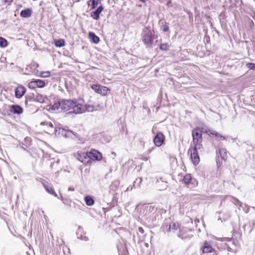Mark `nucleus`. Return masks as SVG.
Wrapping results in <instances>:
<instances>
[{"label":"nucleus","instance_id":"obj_47","mask_svg":"<svg viewBox=\"0 0 255 255\" xmlns=\"http://www.w3.org/2000/svg\"><path fill=\"white\" fill-rule=\"evenodd\" d=\"M5 0V1H11L12 0Z\"/></svg>","mask_w":255,"mask_h":255},{"label":"nucleus","instance_id":"obj_36","mask_svg":"<svg viewBox=\"0 0 255 255\" xmlns=\"http://www.w3.org/2000/svg\"><path fill=\"white\" fill-rule=\"evenodd\" d=\"M250 27H252V26H254V22L252 20H250Z\"/></svg>","mask_w":255,"mask_h":255},{"label":"nucleus","instance_id":"obj_42","mask_svg":"<svg viewBox=\"0 0 255 255\" xmlns=\"http://www.w3.org/2000/svg\"><path fill=\"white\" fill-rule=\"evenodd\" d=\"M171 2V0H169L168 1V2H167V4H168H168H169Z\"/></svg>","mask_w":255,"mask_h":255},{"label":"nucleus","instance_id":"obj_35","mask_svg":"<svg viewBox=\"0 0 255 255\" xmlns=\"http://www.w3.org/2000/svg\"><path fill=\"white\" fill-rule=\"evenodd\" d=\"M138 231L141 233V234H143L144 233V230L141 228V227H139L138 228Z\"/></svg>","mask_w":255,"mask_h":255},{"label":"nucleus","instance_id":"obj_39","mask_svg":"<svg viewBox=\"0 0 255 255\" xmlns=\"http://www.w3.org/2000/svg\"><path fill=\"white\" fill-rule=\"evenodd\" d=\"M48 126L51 128H54L53 125L51 123L48 124Z\"/></svg>","mask_w":255,"mask_h":255},{"label":"nucleus","instance_id":"obj_12","mask_svg":"<svg viewBox=\"0 0 255 255\" xmlns=\"http://www.w3.org/2000/svg\"><path fill=\"white\" fill-rule=\"evenodd\" d=\"M189 230L187 228H182L180 230V231H178V232H177L176 235L179 238L182 239V240H186L188 239H191L192 236L190 235H185V233Z\"/></svg>","mask_w":255,"mask_h":255},{"label":"nucleus","instance_id":"obj_20","mask_svg":"<svg viewBox=\"0 0 255 255\" xmlns=\"http://www.w3.org/2000/svg\"><path fill=\"white\" fill-rule=\"evenodd\" d=\"M89 37L94 43L97 44L100 41L99 37L93 32H89Z\"/></svg>","mask_w":255,"mask_h":255},{"label":"nucleus","instance_id":"obj_23","mask_svg":"<svg viewBox=\"0 0 255 255\" xmlns=\"http://www.w3.org/2000/svg\"><path fill=\"white\" fill-rule=\"evenodd\" d=\"M54 44L56 47H61L65 45V42L63 39H59L55 40Z\"/></svg>","mask_w":255,"mask_h":255},{"label":"nucleus","instance_id":"obj_38","mask_svg":"<svg viewBox=\"0 0 255 255\" xmlns=\"http://www.w3.org/2000/svg\"><path fill=\"white\" fill-rule=\"evenodd\" d=\"M68 190H69V191H74V188L73 187H69L68 188Z\"/></svg>","mask_w":255,"mask_h":255},{"label":"nucleus","instance_id":"obj_24","mask_svg":"<svg viewBox=\"0 0 255 255\" xmlns=\"http://www.w3.org/2000/svg\"><path fill=\"white\" fill-rule=\"evenodd\" d=\"M35 81L37 88H43L45 86V82L44 80L35 79Z\"/></svg>","mask_w":255,"mask_h":255},{"label":"nucleus","instance_id":"obj_16","mask_svg":"<svg viewBox=\"0 0 255 255\" xmlns=\"http://www.w3.org/2000/svg\"><path fill=\"white\" fill-rule=\"evenodd\" d=\"M104 7L102 5L99 6L97 9L91 13V16L95 20H98L100 18V14L103 10Z\"/></svg>","mask_w":255,"mask_h":255},{"label":"nucleus","instance_id":"obj_34","mask_svg":"<svg viewBox=\"0 0 255 255\" xmlns=\"http://www.w3.org/2000/svg\"><path fill=\"white\" fill-rule=\"evenodd\" d=\"M133 188H134L133 186V185L132 186H129L127 188V191H131L132 190Z\"/></svg>","mask_w":255,"mask_h":255},{"label":"nucleus","instance_id":"obj_9","mask_svg":"<svg viewBox=\"0 0 255 255\" xmlns=\"http://www.w3.org/2000/svg\"><path fill=\"white\" fill-rule=\"evenodd\" d=\"M200 250L203 254L210 253L214 251V249L212 248L210 243L207 241H205L201 247Z\"/></svg>","mask_w":255,"mask_h":255},{"label":"nucleus","instance_id":"obj_30","mask_svg":"<svg viewBox=\"0 0 255 255\" xmlns=\"http://www.w3.org/2000/svg\"><path fill=\"white\" fill-rule=\"evenodd\" d=\"M247 67L251 70H255V64L253 63H248L247 64Z\"/></svg>","mask_w":255,"mask_h":255},{"label":"nucleus","instance_id":"obj_50","mask_svg":"<svg viewBox=\"0 0 255 255\" xmlns=\"http://www.w3.org/2000/svg\"><path fill=\"white\" fill-rule=\"evenodd\" d=\"M67 200L66 199L65 200V203L67 202Z\"/></svg>","mask_w":255,"mask_h":255},{"label":"nucleus","instance_id":"obj_33","mask_svg":"<svg viewBox=\"0 0 255 255\" xmlns=\"http://www.w3.org/2000/svg\"><path fill=\"white\" fill-rule=\"evenodd\" d=\"M210 133L212 135H215V136L216 137H218L220 135V134L218 132L214 130L211 131Z\"/></svg>","mask_w":255,"mask_h":255},{"label":"nucleus","instance_id":"obj_8","mask_svg":"<svg viewBox=\"0 0 255 255\" xmlns=\"http://www.w3.org/2000/svg\"><path fill=\"white\" fill-rule=\"evenodd\" d=\"M73 155L76 159L80 161L81 162L83 163L84 164H86L88 162V161H86L87 159L89 160L88 157V153L78 152L74 153Z\"/></svg>","mask_w":255,"mask_h":255},{"label":"nucleus","instance_id":"obj_4","mask_svg":"<svg viewBox=\"0 0 255 255\" xmlns=\"http://www.w3.org/2000/svg\"><path fill=\"white\" fill-rule=\"evenodd\" d=\"M54 132L56 134L61 135L65 137H72L73 135H74L77 137V134L74 133L72 131L70 130H67L62 127H55L54 128Z\"/></svg>","mask_w":255,"mask_h":255},{"label":"nucleus","instance_id":"obj_37","mask_svg":"<svg viewBox=\"0 0 255 255\" xmlns=\"http://www.w3.org/2000/svg\"><path fill=\"white\" fill-rule=\"evenodd\" d=\"M219 137H220V139H221V140H225V139H226V138L225 136H223V135H221L220 134V135H219Z\"/></svg>","mask_w":255,"mask_h":255},{"label":"nucleus","instance_id":"obj_18","mask_svg":"<svg viewBox=\"0 0 255 255\" xmlns=\"http://www.w3.org/2000/svg\"><path fill=\"white\" fill-rule=\"evenodd\" d=\"M32 14V10L30 8H26L20 11V15L22 17L27 18L30 17Z\"/></svg>","mask_w":255,"mask_h":255},{"label":"nucleus","instance_id":"obj_49","mask_svg":"<svg viewBox=\"0 0 255 255\" xmlns=\"http://www.w3.org/2000/svg\"><path fill=\"white\" fill-rule=\"evenodd\" d=\"M22 148L23 150H26V149H25V148L24 147H22Z\"/></svg>","mask_w":255,"mask_h":255},{"label":"nucleus","instance_id":"obj_6","mask_svg":"<svg viewBox=\"0 0 255 255\" xmlns=\"http://www.w3.org/2000/svg\"><path fill=\"white\" fill-rule=\"evenodd\" d=\"M165 138V136L162 132H157L153 138L154 144L156 146L160 147L164 143Z\"/></svg>","mask_w":255,"mask_h":255},{"label":"nucleus","instance_id":"obj_25","mask_svg":"<svg viewBox=\"0 0 255 255\" xmlns=\"http://www.w3.org/2000/svg\"><path fill=\"white\" fill-rule=\"evenodd\" d=\"M142 182L141 178H138L133 182L132 185L134 188L140 187V185Z\"/></svg>","mask_w":255,"mask_h":255},{"label":"nucleus","instance_id":"obj_40","mask_svg":"<svg viewBox=\"0 0 255 255\" xmlns=\"http://www.w3.org/2000/svg\"><path fill=\"white\" fill-rule=\"evenodd\" d=\"M60 199L61 200V201H63V203L66 204V203L65 202V199H64V198L61 195Z\"/></svg>","mask_w":255,"mask_h":255},{"label":"nucleus","instance_id":"obj_10","mask_svg":"<svg viewBox=\"0 0 255 255\" xmlns=\"http://www.w3.org/2000/svg\"><path fill=\"white\" fill-rule=\"evenodd\" d=\"M180 229L181 228L178 223L171 222L168 225H166V230L167 232L175 233L176 232H178V231H180Z\"/></svg>","mask_w":255,"mask_h":255},{"label":"nucleus","instance_id":"obj_31","mask_svg":"<svg viewBox=\"0 0 255 255\" xmlns=\"http://www.w3.org/2000/svg\"><path fill=\"white\" fill-rule=\"evenodd\" d=\"M91 9H94L98 5V3L96 0H91Z\"/></svg>","mask_w":255,"mask_h":255},{"label":"nucleus","instance_id":"obj_21","mask_svg":"<svg viewBox=\"0 0 255 255\" xmlns=\"http://www.w3.org/2000/svg\"><path fill=\"white\" fill-rule=\"evenodd\" d=\"M192 180V177L191 175L190 174L185 175L182 179L183 182L186 185H189L191 183Z\"/></svg>","mask_w":255,"mask_h":255},{"label":"nucleus","instance_id":"obj_41","mask_svg":"<svg viewBox=\"0 0 255 255\" xmlns=\"http://www.w3.org/2000/svg\"><path fill=\"white\" fill-rule=\"evenodd\" d=\"M54 162H51V164H50V167L51 168H53V166L54 165Z\"/></svg>","mask_w":255,"mask_h":255},{"label":"nucleus","instance_id":"obj_44","mask_svg":"<svg viewBox=\"0 0 255 255\" xmlns=\"http://www.w3.org/2000/svg\"><path fill=\"white\" fill-rule=\"evenodd\" d=\"M112 154H113V155H114V156H116V153H115V152H112Z\"/></svg>","mask_w":255,"mask_h":255},{"label":"nucleus","instance_id":"obj_45","mask_svg":"<svg viewBox=\"0 0 255 255\" xmlns=\"http://www.w3.org/2000/svg\"><path fill=\"white\" fill-rule=\"evenodd\" d=\"M151 209H153V207H149V210L150 211Z\"/></svg>","mask_w":255,"mask_h":255},{"label":"nucleus","instance_id":"obj_19","mask_svg":"<svg viewBox=\"0 0 255 255\" xmlns=\"http://www.w3.org/2000/svg\"><path fill=\"white\" fill-rule=\"evenodd\" d=\"M160 24V29L164 32H167L169 31V26L168 23L166 21H162L160 20L159 22Z\"/></svg>","mask_w":255,"mask_h":255},{"label":"nucleus","instance_id":"obj_28","mask_svg":"<svg viewBox=\"0 0 255 255\" xmlns=\"http://www.w3.org/2000/svg\"><path fill=\"white\" fill-rule=\"evenodd\" d=\"M28 87L29 88L31 89H33L36 88V85L35 83V80H33L32 81L30 82L28 84Z\"/></svg>","mask_w":255,"mask_h":255},{"label":"nucleus","instance_id":"obj_11","mask_svg":"<svg viewBox=\"0 0 255 255\" xmlns=\"http://www.w3.org/2000/svg\"><path fill=\"white\" fill-rule=\"evenodd\" d=\"M42 185H43L45 190L47 192H48L49 194L53 195L54 196L57 197H58L57 194L56 193V192L54 191V190L53 189V187L52 185L51 184H49L46 182H42Z\"/></svg>","mask_w":255,"mask_h":255},{"label":"nucleus","instance_id":"obj_22","mask_svg":"<svg viewBox=\"0 0 255 255\" xmlns=\"http://www.w3.org/2000/svg\"><path fill=\"white\" fill-rule=\"evenodd\" d=\"M85 201L86 205L89 206H92L95 202L93 198L90 196H86L85 197Z\"/></svg>","mask_w":255,"mask_h":255},{"label":"nucleus","instance_id":"obj_1","mask_svg":"<svg viewBox=\"0 0 255 255\" xmlns=\"http://www.w3.org/2000/svg\"><path fill=\"white\" fill-rule=\"evenodd\" d=\"M52 109L58 112L67 113L68 114H80L86 112H93L94 107L92 105L85 104L83 99L77 100L62 99L55 103Z\"/></svg>","mask_w":255,"mask_h":255},{"label":"nucleus","instance_id":"obj_15","mask_svg":"<svg viewBox=\"0 0 255 255\" xmlns=\"http://www.w3.org/2000/svg\"><path fill=\"white\" fill-rule=\"evenodd\" d=\"M88 159H94L96 160H100L102 157V154L95 150L88 153Z\"/></svg>","mask_w":255,"mask_h":255},{"label":"nucleus","instance_id":"obj_46","mask_svg":"<svg viewBox=\"0 0 255 255\" xmlns=\"http://www.w3.org/2000/svg\"><path fill=\"white\" fill-rule=\"evenodd\" d=\"M254 19L255 20V14L253 16Z\"/></svg>","mask_w":255,"mask_h":255},{"label":"nucleus","instance_id":"obj_43","mask_svg":"<svg viewBox=\"0 0 255 255\" xmlns=\"http://www.w3.org/2000/svg\"><path fill=\"white\" fill-rule=\"evenodd\" d=\"M25 104H26V105H27V104L28 101H27V99H26L25 101Z\"/></svg>","mask_w":255,"mask_h":255},{"label":"nucleus","instance_id":"obj_29","mask_svg":"<svg viewBox=\"0 0 255 255\" xmlns=\"http://www.w3.org/2000/svg\"><path fill=\"white\" fill-rule=\"evenodd\" d=\"M50 76V72L49 71L42 72L41 73V77L43 78H47Z\"/></svg>","mask_w":255,"mask_h":255},{"label":"nucleus","instance_id":"obj_13","mask_svg":"<svg viewBox=\"0 0 255 255\" xmlns=\"http://www.w3.org/2000/svg\"><path fill=\"white\" fill-rule=\"evenodd\" d=\"M10 112L13 114H21L23 110V108L18 105H12L10 106Z\"/></svg>","mask_w":255,"mask_h":255},{"label":"nucleus","instance_id":"obj_3","mask_svg":"<svg viewBox=\"0 0 255 255\" xmlns=\"http://www.w3.org/2000/svg\"><path fill=\"white\" fill-rule=\"evenodd\" d=\"M142 41L146 48H152L154 39V31L147 27L142 29L141 33Z\"/></svg>","mask_w":255,"mask_h":255},{"label":"nucleus","instance_id":"obj_7","mask_svg":"<svg viewBox=\"0 0 255 255\" xmlns=\"http://www.w3.org/2000/svg\"><path fill=\"white\" fill-rule=\"evenodd\" d=\"M216 163L218 167L221 165V162L219 159V156L221 159L225 161L227 158V150L225 148H219L217 151Z\"/></svg>","mask_w":255,"mask_h":255},{"label":"nucleus","instance_id":"obj_27","mask_svg":"<svg viewBox=\"0 0 255 255\" xmlns=\"http://www.w3.org/2000/svg\"><path fill=\"white\" fill-rule=\"evenodd\" d=\"M169 47V44L167 43H161L160 45L159 48L160 50L163 51H167L168 50Z\"/></svg>","mask_w":255,"mask_h":255},{"label":"nucleus","instance_id":"obj_17","mask_svg":"<svg viewBox=\"0 0 255 255\" xmlns=\"http://www.w3.org/2000/svg\"><path fill=\"white\" fill-rule=\"evenodd\" d=\"M33 101L40 103H43L45 102V100L47 99L45 96L36 93V94H33Z\"/></svg>","mask_w":255,"mask_h":255},{"label":"nucleus","instance_id":"obj_2","mask_svg":"<svg viewBox=\"0 0 255 255\" xmlns=\"http://www.w3.org/2000/svg\"><path fill=\"white\" fill-rule=\"evenodd\" d=\"M193 137L192 143L189 150L188 153L194 165H197L200 161L198 152L203 151V147L201 143L202 141V131L199 128H194L192 131Z\"/></svg>","mask_w":255,"mask_h":255},{"label":"nucleus","instance_id":"obj_14","mask_svg":"<svg viewBox=\"0 0 255 255\" xmlns=\"http://www.w3.org/2000/svg\"><path fill=\"white\" fill-rule=\"evenodd\" d=\"M26 92V89L22 86H18L15 89V96L18 99L21 98Z\"/></svg>","mask_w":255,"mask_h":255},{"label":"nucleus","instance_id":"obj_5","mask_svg":"<svg viewBox=\"0 0 255 255\" xmlns=\"http://www.w3.org/2000/svg\"><path fill=\"white\" fill-rule=\"evenodd\" d=\"M91 88L96 93L103 96L107 95L110 92V89L109 88L99 84H93L91 85Z\"/></svg>","mask_w":255,"mask_h":255},{"label":"nucleus","instance_id":"obj_32","mask_svg":"<svg viewBox=\"0 0 255 255\" xmlns=\"http://www.w3.org/2000/svg\"><path fill=\"white\" fill-rule=\"evenodd\" d=\"M77 236H78V238L80 239V240H81L82 241H87L88 240V238L87 237H86V236L80 235V236H79L78 235H77Z\"/></svg>","mask_w":255,"mask_h":255},{"label":"nucleus","instance_id":"obj_26","mask_svg":"<svg viewBox=\"0 0 255 255\" xmlns=\"http://www.w3.org/2000/svg\"><path fill=\"white\" fill-rule=\"evenodd\" d=\"M7 40L2 37H0V47H5L7 46Z\"/></svg>","mask_w":255,"mask_h":255},{"label":"nucleus","instance_id":"obj_48","mask_svg":"<svg viewBox=\"0 0 255 255\" xmlns=\"http://www.w3.org/2000/svg\"><path fill=\"white\" fill-rule=\"evenodd\" d=\"M59 159H58V160H57V162H56V163H59Z\"/></svg>","mask_w":255,"mask_h":255}]
</instances>
